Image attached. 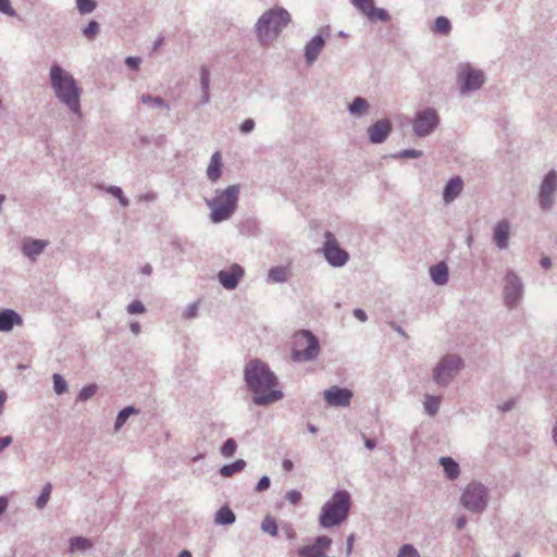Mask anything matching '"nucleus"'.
Instances as JSON below:
<instances>
[{"instance_id": "nucleus-14", "label": "nucleus", "mask_w": 557, "mask_h": 557, "mask_svg": "<svg viewBox=\"0 0 557 557\" xmlns=\"http://www.w3.org/2000/svg\"><path fill=\"white\" fill-rule=\"evenodd\" d=\"M354 394L346 387L333 385L323 392L324 401L331 407H348Z\"/></svg>"}, {"instance_id": "nucleus-52", "label": "nucleus", "mask_w": 557, "mask_h": 557, "mask_svg": "<svg viewBox=\"0 0 557 557\" xmlns=\"http://www.w3.org/2000/svg\"><path fill=\"white\" fill-rule=\"evenodd\" d=\"M198 305L196 302L188 306L186 312L184 313V317L186 319H193L197 315Z\"/></svg>"}, {"instance_id": "nucleus-42", "label": "nucleus", "mask_w": 557, "mask_h": 557, "mask_svg": "<svg viewBox=\"0 0 557 557\" xmlns=\"http://www.w3.org/2000/svg\"><path fill=\"white\" fill-rule=\"evenodd\" d=\"M421 156H422L421 150L404 149V150H400V151L392 154V158H394V159H416V158H420Z\"/></svg>"}, {"instance_id": "nucleus-64", "label": "nucleus", "mask_w": 557, "mask_h": 557, "mask_svg": "<svg viewBox=\"0 0 557 557\" xmlns=\"http://www.w3.org/2000/svg\"><path fill=\"white\" fill-rule=\"evenodd\" d=\"M552 438H553L555 446L557 447V418H556L555 425L552 429Z\"/></svg>"}, {"instance_id": "nucleus-10", "label": "nucleus", "mask_w": 557, "mask_h": 557, "mask_svg": "<svg viewBox=\"0 0 557 557\" xmlns=\"http://www.w3.org/2000/svg\"><path fill=\"white\" fill-rule=\"evenodd\" d=\"M440 123L438 112L432 107H426L416 113L412 131L416 136L424 138L431 135L440 126Z\"/></svg>"}, {"instance_id": "nucleus-31", "label": "nucleus", "mask_w": 557, "mask_h": 557, "mask_svg": "<svg viewBox=\"0 0 557 557\" xmlns=\"http://www.w3.org/2000/svg\"><path fill=\"white\" fill-rule=\"evenodd\" d=\"M136 413H138V409H136L134 406H127V407L123 408L122 410H120L116 416V419H115L114 431L115 432L120 431V429L125 424L127 419L132 414H136Z\"/></svg>"}, {"instance_id": "nucleus-62", "label": "nucleus", "mask_w": 557, "mask_h": 557, "mask_svg": "<svg viewBox=\"0 0 557 557\" xmlns=\"http://www.w3.org/2000/svg\"><path fill=\"white\" fill-rule=\"evenodd\" d=\"M282 466H283V469H284L285 471H287V472L292 471V470H293V468H294V463H293V461H292V460H289V459H285V460H283Z\"/></svg>"}, {"instance_id": "nucleus-24", "label": "nucleus", "mask_w": 557, "mask_h": 557, "mask_svg": "<svg viewBox=\"0 0 557 557\" xmlns=\"http://www.w3.org/2000/svg\"><path fill=\"white\" fill-rule=\"evenodd\" d=\"M440 465L443 467L444 473L447 479L456 480L460 474V467L458 462L451 457H441Z\"/></svg>"}, {"instance_id": "nucleus-46", "label": "nucleus", "mask_w": 557, "mask_h": 557, "mask_svg": "<svg viewBox=\"0 0 557 557\" xmlns=\"http://www.w3.org/2000/svg\"><path fill=\"white\" fill-rule=\"evenodd\" d=\"M0 13L11 17H16L17 13L12 8L10 0H0Z\"/></svg>"}, {"instance_id": "nucleus-16", "label": "nucleus", "mask_w": 557, "mask_h": 557, "mask_svg": "<svg viewBox=\"0 0 557 557\" xmlns=\"http://www.w3.org/2000/svg\"><path fill=\"white\" fill-rule=\"evenodd\" d=\"M245 274L244 268L233 263L228 269L221 270L218 273L220 284L227 290H233L238 286L239 281Z\"/></svg>"}, {"instance_id": "nucleus-28", "label": "nucleus", "mask_w": 557, "mask_h": 557, "mask_svg": "<svg viewBox=\"0 0 557 557\" xmlns=\"http://www.w3.org/2000/svg\"><path fill=\"white\" fill-rule=\"evenodd\" d=\"M139 99L141 103L150 108H160L164 109L168 112L170 111V104L166 101H164V99L161 97H154L150 94H143Z\"/></svg>"}, {"instance_id": "nucleus-40", "label": "nucleus", "mask_w": 557, "mask_h": 557, "mask_svg": "<svg viewBox=\"0 0 557 557\" xmlns=\"http://www.w3.org/2000/svg\"><path fill=\"white\" fill-rule=\"evenodd\" d=\"M76 7L81 14H88L96 9L97 3L95 0H76Z\"/></svg>"}, {"instance_id": "nucleus-36", "label": "nucleus", "mask_w": 557, "mask_h": 557, "mask_svg": "<svg viewBox=\"0 0 557 557\" xmlns=\"http://www.w3.org/2000/svg\"><path fill=\"white\" fill-rule=\"evenodd\" d=\"M51 492H52V485H51V483L48 482L44 485L41 493L36 500V507L38 509H42L46 507V505L50 498Z\"/></svg>"}, {"instance_id": "nucleus-61", "label": "nucleus", "mask_w": 557, "mask_h": 557, "mask_svg": "<svg viewBox=\"0 0 557 557\" xmlns=\"http://www.w3.org/2000/svg\"><path fill=\"white\" fill-rule=\"evenodd\" d=\"M364 446H366L368 449L372 450V449H374V448H375V446H376V441H375V440H373V438H364Z\"/></svg>"}, {"instance_id": "nucleus-50", "label": "nucleus", "mask_w": 557, "mask_h": 557, "mask_svg": "<svg viewBox=\"0 0 557 557\" xmlns=\"http://www.w3.org/2000/svg\"><path fill=\"white\" fill-rule=\"evenodd\" d=\"M285 498L293 505L297 504L300 499H301V494L300 492L296 491V490H292L289 492L286 493V496Z\"/></svg>"}, {"instance_id": "nucleus-23", "label": "nucleus", "mask_w": 557, "mask_h": 557, "mask_svg": "<svg viewBox=\"0 0 557 557\" xmlns=\"http://www.w3.org/2000/svg\"><path fill=\"white\" fill-rule=\"evenodd\" d=\"M430 276L434 284L443 286L448 282V267L445 262H438L430 268Z\"/></svg>"}, {"instance_id": "nucleus-12", "label": "nucleus", "mask_w": 557, "mask_h": 557, "mask_svg": "<svg viewBox=\"0 0 557 557\" xmlns=\"http://www.w3.org/2000/svg\"><path fill=\"white\" fill-rule=\"evenodd\" d=\"M322 252L326 262L334 268L344 267L349 260V253L343 249L334 234L330 231L324 233Z\"/></svg>"}, {"instance_id": "nucleus-35", "label": "nucleus", "mask_w": 557, "mask_h": 557, "mask_svg": "<svg viewBox=\"0 0 557 557\" xmlns=\"http://www.w3.org/2000/svg\"><path fill=\"white\" fill-rule=\"evenodd\" d=\"M261 530L271 536L277 535V523L271 516H267L261 522Z\"/></svg>"}, {"instance_id": "nucleus-21", "label": "nucleus", "mask_w": 557, "mask_h": 557, "mask_svg": "<svg viewBox=\"0 0 557 557\" xmlns=\"http://www.w3.org/2000/svg\"><path fill=\"white\" fill-rule=\"evenodd\" d=\"M222 175V156L219 151H215L211 158L207 168V177L210 182L215 183Z\"/></svg>"}, {"instance_id": "nucleus-41", "label": "nucleus", "mask_w": 557, "mask_h": 557, "mask_svg": "<svg viewBox=\"0 0 557 557\" xmlns=\"http://www.w3.org/2000/svg\"><path fill=\"white\" fill-rule=\"evenodd\" d=\"M96 392H97L96 384L86 385L79 391L77 400L87 401L88 399H90L91 397L95 396Z\"/></svg>"}, {"instance_id": "nucleus-48", "label": "nucleus", "mask_w": 557, "mask_h": 557, "mask_svg": "<svg viewBox=\"0 0 557 557\" xmlns=\"http://www.w3.org/2000/svg\"><path fill=\"white\" fill-rule=\"evenodd\" d=\"M255 121L252 119H246L239 126L243 134H249L255 129Z\"/></svg>"}, {"instance_id": "nucleus-39", "label": "nucleus", "mask_w": 557, "mask_h": 557, "mask_svg": "<svg viewBox=\"0 0 557 557\" xmlns=\"http://www.w3.org/2000/svg\"><path fill=\"white\" fill-rule=\"evenodd\" d=\"M237 448V444L234 438H227L222 445L220 453L225 458H231Z\"/></svg>"}, {"instance_id": "nucleus-56", "label": "nucleus", "mask_w": 557, "mask_h": 557, "mask_svg": "<svg viewBox=\"0 0 557 557\" xmlns=\"http://www.w3.org/2000/svg\"><path fill=\"white\" fill-rule=\"evenodd\" d=\"M107 191L114 196L115 198H119L122 196L123 190L119 186L111 185L107 188Z\"/></svg>"}, {"instance_id": "nucleus-8", "label": "nucleus", "mask_w": 557, "mask_h": 557, "mask_svg": "<svg viewBox=\"0 0 557 557\" xmlns=\"http://www.w3.org/2000/svg\"><path fill=\"white\" fill-rule=\"evenodd\" d=\"M456 79L461 96L479 90L485 83V75L482 70L472 66L470 63H460L457 66Z\"/></svg>"}, {"instance_id": "nucleus-3", "label": "nucleus", "mask_w": 557, "mask_h": 557, "mask_svg": "<svg viewBox=\"0 0 557 557\" xmlns=\"http://www.w3.org/2000/svg\"><path fill=\"white\" fill-rule=\"evenodd\" d=\"M351 506L350 495L347 491H336L322 506L319 515V524L323 529H330L344 522Z\"/></svg>"}, {"instance_id": "nucleus-25", "label": "nucleus", "mask_w": 557, "mask_h": 557, "mask_svg": "<svg viewBox=\"0 0 557 557\" xmlns=\"http://www.w3.org/2000/svg\"><path fill=\"white\" fill-rule=\"evenodd\" d=\"M289 277L290 271L284 265L273 267L268 272V281L272 283H285Z\"/></svg>"}, {"instance_id": "nucleus-20", "label": "nucleus", "mask_w": 557, "mask_h": 557, "mask_svg": "<svg viewBox=\"0 0 557 557\" xmlns=\"http://www.w3.org/2000/svg\"><path fill=\"white\" fill-rule=\"evenodd\" d=\"M463 181L460 176L451 177L447 181L443 190V200L445 203H451L462 191Z\"/></svg>"}, {"instance_id": "nucleus-57", "label": "nucleus", "mask_w": 557, "mask_h": 557, "mask_svg": "<svg viewBox=\"0 0 557 557\" xmlns=\"http://www.w3.org/2000/svg\"><path fill=\"white\" fill-rule=\"evenodd\" d=\"M388 324H389V326H391V327H392L396 333H398L399 335H401L404 338H408L407 333H406V332L404 331V329H403L400 325H398L396 322H393V321H392V322H389Z\"/></svg>"}, {"instance_id": "nucleus-7", "label": "nucleus", "mask_w": 557, "mask_h": 557, "mask_svg": "<svg viewBox=\"0 0 557 557\" xmlns=\"http://www.w3.org/2000/svg\"><path fill=\"white\" fill-rule=\"evenodd\" d=\"M459 504L469 512H483L488 505V488L481 482L471 481L463 487Z\"/></svg>"}, {"instance_id": "nucleus-54", "label": "nucleus", "mask_w": 557, "mask_h": 557, "mask_svg": "<svg viewBox=\"0 0 557 557\" xmlns=\"http://www.w3.org/2000/svg\"><path fill=\"white\" fill-rule=\"evenodd\" d=\"M354 542H355V534H349L346 540V555L347 556L351 555V553H352Z\"/></svg>"}, {"instance_id": "nucleus-6", "label": "nucleus", "mask_w": 557, "mask_h": 557, "mask_svg": "<svg viewBox=\"0 0 557 557\" xmlns=\"http://www.w3.org/2000/svg\"><path fill=\"white\" fill-rule=\"evenodd\" d=\"M321 347L318 337L309 330H300L292 337V360L294 362H310L318 358Z\"/></svg>"}, {"instance_id": "nucleus-55", "label": "nucleus", "mask_w": 557, "mask_h": 557, "mask_svg": "<svg viewBox=\"0 0 557 557\" xmlns=\"http://www.w3.org/2000/svg\"><path fill=\"white\" fill-rule=\"evenodd\" d=\"M354 317L358 319L360 322H366L368 320L366 311L360 308L354 310Z\"/></svg>"}, {"instance_id": "nucleus-53", "label": "nucleus", "mask_w": 557, "mask_h": 557, "mask_svg": "<svg viewBox=\"0 0 557 557\" xmlns=\"http://www.w3.org/2000/svg\"><path fill=\"white\" fill-rule=\"evenodd\" d=\"M13 442V437L8 435V436H2L0 437V454L7 448L9 447Z\"/></svg>"}, {"instance_id": "nucleus-58", "label": "nucleus", "mask_w": 557, "mask_h": 557, "mask_svg": "<svg viewBox=\"0 0 557 557\" xmlns=\"http://www.w3.org/2000/svg\"><path fill=\"white\" fill-rule=\"evenodd\" d=\"M156 199H157V195L152 191L146 193L139 197V200L147 201V202L154 201Z\"/></svg>"}, {"instance_id": "nucleus-34", "label": "nucleus", "mask_w": 557, "mask_h": 557, "mask_svg": "<svg viewBox=\"0 0 557 557\" xmlns=\"http://www.w3.org/2000/svg\"><path fill=\"white\" fill-rule=\"evenodd\" d=\"M440 397L428 395L424 401V410L430 417L437 414L440 410Z\"/></svg>"}, {"instance_id": "nucleus-1", "label": "nucleus", "mask_w": 557, "mask_h": 557, "mask_svg": "<svg viewBox=\"0 0 557 557\" xmlns=\"http://www.w3.org/2000/svg\"><path fill=\"white\" fill-rule=\"evenodd\" d=\"M244 380L252 394V403L257 406H268L284 397L283 392L276 388V375L259 359H252L245 366Z\"/></svg>"}, {"instance_id": "nucleus-30", "label": "nucleus", "mask_w": 557, "mask_h": 557, "mask_svg": "<svg viewBox=\"0 0 557 557\" xmlns=\"http://www.w3.org/2000/svg\"><path fill=\"white\" fill-rule=\"evenodd\" d=\"M431 30L435 34L447 36L451 32V23L446 16L435 18Z\"/></svg>"}, {"instance_id": "nucleus-59", "label": "nucleus", "mask_w": 557, "mask_h": 557, "mask_svg": "<svg viewBox=\"0 0 557 557\" xmlns=\"http://www.w3.org/2000/svg\"><path fill=\"white\" fill-rule=\"evenodd\" d=\"M9 500L5 496H0V516L7 510Z\"/></svg>"}, {"instance_id": "nucleus-51", "label": "nucleus", "mask_w": 557, "mask_h": 557, "mask_svg": "<svg viewBox=\"0 0 557 557\" xmlns=\"http://www.w3.org/2000/svg\"><path fill=\"white\" fill-rule=\"evenodd\" d=\"M141 60L137 57H127L125 59V64L132 70H138Z\"/></svg>"}, {"instance_id": "nucleus-27", "label": "nucleus", "mask_w": 557, "mask_h": 557, "mask_svg": "<svg viewBox=\"0 0 557 557\" xmlns=\"http://www.w3.org/2000/svg\"><path fill=\"white\" fill-rule=\"evenodd\" d=\"M370 104L367 99L356 97L348 107V111L354 116H362L369 111Z\"/></svg>"}, {"instance_id": "nucleus-49", "label": "nucleus", "mask_w": 557, "mask_h": 557, "mask_svg": "<svg viewBox=\"0 0 557 557\" xmlns=\"http://www.w3.org/2000/svg\"><path fill=\"white\" fill-rule=\"evenodd\" d=\"M271 481L268 475H263L260 478L259 482L256 485V492H264L270 487Z\"/></svg>"}, {"instance_id": "nucleus-13", "label": "nucleus", "mask_w": 557, "mask_h": 557, "mask_svg": "<svg viewBox=\"0 0 557 557\" xmlns=\"http://www.w3.org/2000/svg\"><path fill=\"white\" fill-rule=\"evenodd\" d=\"M557 190V172L548 171L543 177L539 190V203L542 210L549 211L555 205V193Z\"/></svg>"}, {"instance_id": "nucleus-37", "label": "nucleus", "mask_w": 557, "mask_h": 557, "mask_svg": "<svg viewBox=\"0 0 557 557\" xmlns=\"http://www.w3.org/2000/svg\"><path fill=\"white\" fill-rule=\"evenodd\" d=\"M52 380H53V389L57 395H63L64 393L67 392V383L61 374H59V373L53 374Z\"/></svg>"}, {"instance_id": "nucleus-5", "label": "nucleus", "mask_w": 557, "mask_h": 557, "mask_svg": "<svg viewBox=\"0 0 557 557\" xmlns=\"http://www.w3.org/2000/svg\"><path fill=\"white\" fill-rule=\"evenodd\" d=\"M290 22V14L284 8L277 7L265 11L256 23V33L262 44H269Z\"/></svg>"}, {"instance_id": "nucleus-11", "label": "nucleus", "mask_w": 557, "mask_h": 557, "mask_svg": "<svg viewBox=\"0 0 557 557\" xmlns=\"http://www.w3.org/2000/svg\"><path fill=\"white\" fill-rule=\"evenodd\" d=\"M524 286L519 275L513 270H508L504 277L503 298L504 304L513 309L521 301Z\"/></svg>"}, {"instance_id": "nucleus-2", "label": "nucleus", "mask_w": 557, "mask_h": 557, "mask_svg": "<svg viewBox=\"0 0 557 557\" xmlns=\"http://www.w3.org/2000/svg\"><path fill=\"white\" fill-rule=\"evenodd\" d=\"M50 82L58 100L71 112L81 116L82 90L73 75L59 64H53L50 67Z\"/></svg>"}, {"instance_id": "nucleus-38", "label": "nucleus", "mask_w": 557, "mask_h": 557, "mask_svg": "<svg viewBox=\"0 0 557 557\" xmlns=\"http://www.w3.org/2000/svg\"><path fill=\"white\" fill-rule=\"evenodd\" d=\"M350 2L364 16L370 13L374 5V0H350Z\"/></svg>"}, {"instance_id": "nucleus-15", "label": "nucleus", "mask_w": 557, "mask_h": 557, "mask_svg": "<svg viewBox=\"0 0 557 557\" xmlns=\"http://www.w3.org/2000/svg\"><path fill=\"white\" fill-rule=\"evenodd\" d=\"M393 131V124L388 119H381L367 129L369 141L374 145L383 144Z\"/></svg>"}, {"instance_id": "nucleus-18", "label": "nucleus", "mask_w": 557, "mask_h": 557, "mask_svg": "<svg viewBox=\"0 0 557 557\" xmlns=\"http://www.w3.org/2000/svg\"><path fill=\"white\" fill-rule=\"evenodd\" d=\"M325 46V38L321 34L313 36L304 48L307 65H312Z\"/></svg>"}, {"instance_id": "nucleus-33", "label": "nucleus", "mask_w": 557, "mask_h": 557, "mask_svg": "<svg viewBox=\"0 0 557 557\" xmlns=\"http://www.w3.org/2000/svg\"><path fill=\"white\" fill-rule=\"evenodd\" d=\"M367 18L370 22L381 21L386 23L391 21V15L385 9L373 5L370 13L367 15Z\"/></svg>"}, {"instance_id": "nucleus-47", "label": "nucleus", "mask_w": 557, "mask_h": 557, "mask_svg": "<svg viewBox=\"0 0 557 557\" xmlns=\"http://www.w3.org/2000/svg\"><path fill=\"white\" fill-rule=\"evenodd\" d=\"M145 311H146V308H145L144 304L140 300H133L127 306V312L129 314L144 313Z\"/></svg>"}, {"instance_id": "nucleus-43", "label": "nucleus", "mask_w": 557, "mask_h": 557, "mask_svg": "<svg viewBox=\"0 0 557 557\" xmlns=\"http://www.w3.org/2000/svg\"><path fill=\"white\" fill-rule=\"evenodd\" d=\"M397 557H421L412 544H404L398 552Z\"/></svg>"}, {"instance_id": "nucleus-45", "label": "nucleus", "mask_w": 557, "mask_h": 557, "mask_svg": "<svg viewBox=\"0 0 557 557\" xmlns=\"http://www.w3.org/2000/svg\"><path fill=\"white\" fill-rule=\"evenodd\" d=\"M99 32V24L96 21H90L87 26L83 29V34L92 39Z\"/></svg>"}, {"instance_id": "nucleus-32", "label": "nucleus", "mask_w": 557, "mask_h": 557, "mask_svg": "<svg viewBox=\"0 0 557 557\" xmlns=\"http://www.w3.org/2000/svg\"><path fill=\"white\" fill-rule=\"evenodd\" d=\"M91 542L83 536H74L70 540V552H86L91 548Z\"/></svg>"}, {"instance_id": "nucleus-22", "label": "nucleus", "mask_w": 557, "mask_h": 557, "mask_svg": "<svg viewBox=\"0 0 557 557\" xmlns=\"http://www.w3.org/2000/svg\"><path fill=\"white\" fill-rule=\"evenodd\" d=\"M47 245L48 243L41 239L25 240L23 243L22 251L27 258L35 259L37 256L42 253Z\"/></svg>"}, {"instance_id": "nucleus-9", "label": "nucleus", "mask_w": 557, "mask_h": 557, "mask_svg": "<svg viewBox=\"0 0 557 557\" xmlns=\"http://www.w3.org/2000/svg\"><path fill=\"white\" fill-rule=\"evenodd\" d=\"M463 360L456 354H447L441 358L433 370V381L442 386L447 387L455 376L463 368Z\"/></svg>"}, {"instance_id": "nucleus-19", "label": "nucleus", "mask_w": 557, "mask_h": 557, "mask_svg": "<svg viewBox=\"0 0 557 557\" xmlns=\"http://www.w3.org/2000/svg\"><path fill=\"white\" fill-rule=\"evenodd\" d=\"M22 324V317L13 309H3L0 311V332H11L14 326H21Z\"/></svg>"}, {"instance_id": "nucleus-29", "label": "nucleus", "mask_w": 557, "mask_h": 557, "mask_svg": "<svg viewBox=\"0 0 557 557\" xmlns=\"http://www.w3.org/2000/svg\"><path fill=\"white\" fill-rule=\"evenodd\" d=\"M245 467H246V461L244 459H237L232 463L222 466L219 470V473L222 476L230 478L233 474H235L236 472L244 470Z\"/></svg>"}, {"instance_id": "nucleus-63", "label": "nucleus", "mask_w": 557, "mask_h": 557, "mask_svg": "<svg viewBox=\"0 0 557 557\" xmlns=\"http://www.w3.org/2000/svg\"><path fill=\"white\" fill-rule=\"evenodd\" d=\"M540 264L545 268V269H548L552 267V260L549 257H543L541 260H540Z\"/></svg>"}, {"instance_id": "nucleus-17", "label": "nucleus", "mask_w": 557, "mask_h": 557, "mask_svg": "<svg viewBox=\"0 0 557 557\" xmlns=\"http://www.w3.org/2000/svg\"><path fill=\"white\" fill-rule=\"evenodd\" d=\"M510 222L506 219L498 221L493 227V240L499 250L509 247Z\"/></svg>"}, {"instance_id": "nucleus-26", "label": "nucleus", "mask_w": 557, "mask_h": 557, "mask_svg": "<svg viewBox=\"0 0 557 557\" xmlns=\"http://www.w3.org/2000/svg\"><path fill=\"white\" fill-rule=\"evenodd\" d=\"M235 520L236 516L228 506H223L215 512L214 523L218 525H231Z\"/></svg>"}, {"instance_id": "nucleus-60", "label": "nucleus", "mask_w": 557, "mask_h": 557, "mask_svg": "<svg viewBox=\"0 0 557 557\" xmlns=\"http://www.w3.org/2000/svg\"><path fill=\"white\" fill-rule=\"evenodd\" d=\"M466 524H467V518L465 516H461L456 520V528L458 530H462L466 527Z\"/></svg>"}, {"instance_id": "nucleus-4", "label": "nucleus", "mask_w": 557, "mask_h": 557, "mask_svg": "<svg viewBox=\"0 0 557 557\" xmlns=\"http://www.w3.org/2000/svg\"><path fill=\"white\" fill-rule=\"evenodd\" d=\"M239 191V185H230L223 190L216 189L215 196L210 200H206L207 206L211 210L210 220L212 223L224 222L234 214Z\"/></svg>"}, {"instance_id": "nucleus-44", "label": "nucleus", "mask_w": 557, "mask_h": 557, "mask_svg": "<svg viewBox=\"0 0 557 557\" xmlns=\"http://www.w3.org/2000/svg\"><path fill=\"white\" fill-rule=\"evenodd\" d=\"M200 85L202 91L210 89V72L206 66L200 67Z\"/></svg>"}]
</instances>
